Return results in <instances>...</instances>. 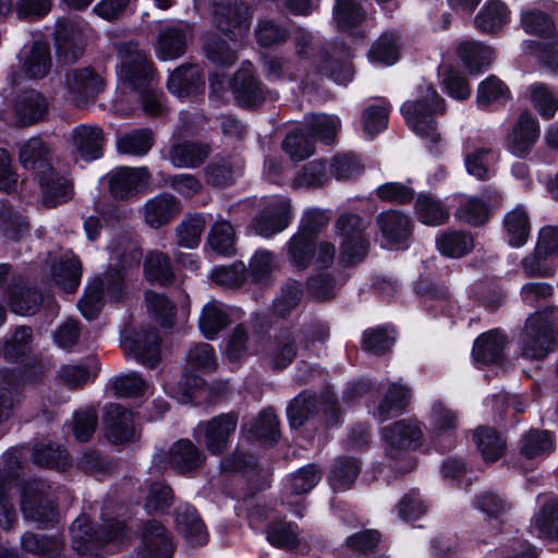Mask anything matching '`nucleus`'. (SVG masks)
I'll use <instances>...</instances> for the list:
<instances>
[{"label":"nucleus","instance_id":"nucleus-1","mask_svg":"<svg viewBox=\"0 0 558 558\" xmlns=\"http://www.w3.org/2000/svg\"><path fill=\"white\" fill-rule=\"evenodd\" d=\"M119 59L118 75L132 89L141 90L143 111L154 117L163 114L162 95L148 90L154 82V70L146 52L136 43H124L119 47Z\"/></svg>","mask_w":558,"mask_h":558},{"label":"nucleus","instance_id":"nucleus-2","mask_svg":"<svg viewBox=\"0 0 558 558\" xmlns=\"http://www.w3.org/2000/svg\"><path fill=\"white\" fill-rule=\"evenodd\" d=\"M140 254L132 251L129 255L121 256L116 252L110 258V267L104 278H95L85 289L83 298L78 301V308L83 316L93 319L102 306L104 296L118 301L123 295L124 275L123 269L137 263Z\"/></svg>","mask_w":558,"mask_h":558},{"label":"nucleus","instance_id":"nucleus-3","mask_svg":"<svg viewBox=\"0 0 558 558\" xmlns=\"http://www.w3.org/2000/svg\"><path fill=\"white\" fill-rule=\"evenodd\" d=\"M385 453L391 460V468L407 473L415 466L411 452L424 444V433L415 420H400L381 429Z\"/></svg>","mask_w":558,"mask_h":558},{"label":"nucleus","instance_id":"nucleus-4","mask_svg":"<svg viewBox=\"0 0 558 558\" xmlns=\"http://www.w3.org/2000/svg\"><path fill=\"white\" fill-rule=\"evenodd\" d=\"M558 307H547L531 314L520 340L521 355L527 360H543L557 345Z\"/></svg>","mask_w":558,"mask_h":558},{"label":"nucleus","instance_id":"nucleus-5","mask_svg":"<svg viewBox=\"0 0 558 558\" xmlns=\"http://www.w3.org/2000/svg\"><path fill=\"white\" fill-rule=\"evenodd\" d=\"M444 111V101L430 85L423 86L416 100L405 101L401 112L408 126L427 144L436 145L440 133L434 116Z\"/></svg>","mask_w":558,"mask_h":558},{"label":"nucleus","instance_id":"nucleus-6","mask_svg":"<svg viewBox=\"0 0 558 558\" xmlns=\"http://www.w3.org/2000/svg\"><path fill=\"white\" fill-rule=\"evenodd\" d=\"M21 511L37 524L52 522L57 515L54 489L43 480L27 482L21 490Z\"/></svg>","mask_w":558,"mask_h":558},{"label":"nucleus","instance_id":"nucleus-7","mask_svg":"<svg viewBox=\"0 0 558 558\" xmlns=\"http://www.w3.org/2000/svg\"><path fill=\"white\" fill-rule=\"evenodd\" d=\"M336 228L341 239L340 257L342 262L350 265L362 262L369 247L366 221L357 215L345 214L339 217Z\"/></svg>","mask_w":558,"mask_h":558},{"label":"nucleus","instance_id":"nucleus-8","mask_svg":"<svg viewBox=\"0 0 558 558\" xmlns=\"http://www.w3.org/2000/svg\"><path fill=\"white\" fill-rule=\"evenodd\" d=\"M124 529L123 522L113 519L105 521L106 531L94 532L89 526V519L85 514H81L70 527L72 547L78 554L93 551L98 545L118 538Z\"/></svg>","mask_w":558,"mask_h":558},{"label":"nucleus","instance_id":"nucleus-9","mask_svg":"<svg viewBox=\"0 0 558 558\" xmlns=\"http://www.w3.org/2000/svg\"><path fill=\"white\" fill-rule=\"evenodd\" d=\"M9 105L0 107V120L14 119L20 126L33 125L43 121L49 111V101L45 95L35 89H28L15 97L12 104V116L8 111Z\"/></svg>","mask_w":558,"mask_h":558},{"label":"nucleus","instance_id":"nucleus-10","mask_svg":"<svg viewBox=\"0 0 558 558\" xmlns=\"http://www.w3.org/2000/svg\"><path fill=\"white\" fill-rule=\"evenodd\" d=\"M214 22L217 28L235 44L250 28V8L240 0H221L215 4Z\"/></svg>","mask_w":558,"mask_h":558},{"label":"nucleus","instance_id":"nucleus-11","mask_svg":"<svg viewBox=\"0 0 558 558\" xmlns=\"http://www.w3.org/2000/svg\"><path fill=\"white\" fill-rule=\"evenodd\" d=\"M290 220V199L281 195L270 196L264 199L260 214L252 221V229L263 238H270L283 231Z\"/></svg>","mask_w":558,"mask_h":558},{"label":"nucleus","instance_id":"nucleus-12","mask_svg":"<svg viewBox=\"0 0 558 558\" xmlns=\"http://www.w3.org/2000/svg\"><path fill=\"white\" fill-rule=\"evenodd\" d=\"M20 72L9 74L8 81L14 85L22 78L41 80L46 77L52 68V57L48 44L34 41L25 46L19 56Z\"/></svg>","mask_w":558,"mask_h":558},{"label":"nucleus","instance_id":"nucleus-13","mask_svg":"<svg viewBox=\"0 0 558 558\" xmlns=\"http://www.w3.org/2000/svg\"><path fill=\"white\" fill-rule=\"evenodd\" d=\"M238 418L233 413L221 414L209 421L197 424L194 436L203 439L207 450L213 454H221L227 448L230 436L234 433Z\"/></svg>","mask_w":558,"mask_h":558},{"label":"nucleus","instance_id":"nucleus-14","mask_svg":"<svg viewBox=\"0 0 558 558\" xmlns=\"http://www.w3.org/2000/svg\"><path fill=\"white\" fill-rule=\"evenodd\" d=\"M319 411H323L325 414L330 413L331 417H333L336 407L331 393L327 392L318 398L315 393L303 391L290 402L287 414L290 425L296 428L302 426Z\"/></svg>","mask_w":558,"mask_h":558},{"label":"nucleus","instance_id":"nucleus-15","mask_svg":"<svg viewBox=\"0 0 558 558\" xmlns=\"http://www.w3.org/2000/svg\"><path fill=\"white\" fill-rule=\"evenodd\" d=\"M126 355L146 367H155L161 359L160 338L154 329L134 331L122 340Z\"/></svg>","mask_w":558,"mask_h":558},{"label":"nucleus","instance_id":"nucleus-16","mask_svg":"<svg viewBox=\"0 0 558 558\" xmlns=\"http://www.w3.org/2000/svg\"><path fill=\"white\" fill-rule=\"evenodd\" d=\"M102 77L92 69L71 70L65 75V97L76 106L94 98L102 88Z\"/></svg>","mask_w":558,"mask_h":558},{"label":"nucleus","instance_id":"nucleus-17","mask_svg":"<svg viewBox=\"0 0 558 558\" xmlns=\"http://www.w3.org/2000/svg\"><path fill=\"white\" fill-rule=\"evenodd\" d=\"M150 173L146 167H121L110 173L109 190L118 199H125L147 187Z\"/></svg>","mask_w":558,"mask_h":558},{"label":"nucleus","instance_id":"nucleus-18","mask_svg":"<svg viewBox=\"0 0 558 558\" xmlns=\"http://www.w3.org/2000/svg\"><path fill=\"white\" fill-rule=\"evenodd\" d=\"M29 383L25 372L0 369V437L7 432L5 423L13 414V408L21 388Z\"/></svg>","mask_w":558,"mask_h":558},{"label":"nucleus","instance_id":"nucleus-19","mask_svg":"<svg viewBox=\"0 0 558 558\" xmlns=\"http://www.w3.org/2000/svg\"><path fill=\"white\" fill-rule=\"evenodd\" d=\"M104 429L106 438L116 445L135 438L132 413L120 404L111 403L105 408Z\"/></svg>","mask_w":558,"mask_h":558},{"label":"nucleus","instance_id":"nucleus-20","mask_svg":"<svg viewBox=\"0 0 558 558\" xmlns=\"http://www.w3.org/2000/svg\"><path fill=\"white\" fill-rule=\"evenodd\" d=\"M539 137L537 119L529 111H523L513 124L508 136V149L514 156L526 155Z\"/></svg>","mask_w":558,"mask_h":558},{"label":"nucleus","instance_id":"nucleus-21","mask_svg":"<svg viewBox=\"0 0 558 558\" xmlns=\"http://www.w3.org/2000/svg\"><path fill=\"white\" fill-rule=\"evenodd\" d=\"M40 189V202L45 207H56L68 202L72 196L70 180L52 167L37 174Z\"/></svg>","mask_w":558,"mask_h":558},{"label":"nucleus","instance_id":"nucleus-22","mask_svg":"<svg viewBox=\"0 0 558 558\" xmlns=\"http://www.w3.org/2000/svg\"><path fill=\"white\" fill-rule=\"evenodd\" d=\"M173 550L168 531L156 521L148 522L142 546L128 558H169Z\"/></svg>","mask_w":558,"mask_h":558},{"label":"nucleus","instance_id":"nucleus-23","mask_svg":"<svg viewBox=\"0 0 558 558\" xmlns=\"http://www.w3.org/2000/svg\"><path fill=\"white\" fill-rule=\"evenodd\" d=\"M180 201L170 193H160L147 199L143 207L146 225L158 229L170 223L181 211Z\"/></svg>","mask_w":558,"mask_h":558},{"label":"nucleus","instance_id":"nucleus-24","mask_svg":"<svg viewBox=\"0 0 558 558\" xmlns=\"http://www.w3.org/2000/svg\"><path fill=\"white\" fill-rule=\"evenodd\" d=\"M192 36V28L186 23L166 27L158 36L156 53L160 60L168 61L180 58L186 51Z\"/></svg>","mask_w":558,"mask_h":558},{"label":"nucleus","instance_id":"nucleus-25","mask_svg":"<svg viewBox=\"0 0 558 558\" xmlns=\"http://www.w3.org/2000/svg\"><path fill=\"white\" fill-rule=\"evenodd\" d=\"M376 222L383 239L390 246L407 243L412 234L411 219L400 211H383L377 216Z\"/></svg>","mask_w":558,"mask_h":558},{"label":"nucleus","instance_id":"nucleus-26","mask_svg":"<svg viewBox=\"0 0 558 558\" xmlns=\"http://www.w3.org/2000/svg\"><path fill=\"white\" fill-rule=\"evenodd\" d=\"M205 459L203 450L186 438L175 441L168 452V463L179 473H190L199 469Z\"/></svg>","mask_w":558,"mask_h":558},{"label":"nucleus","instance_id":"nucleus-27","mask_svg":"<svg viewBox=\"0 0 558 558\" xmlns=\"http://www.w3.org/2000/svg\"><path fill=\"white\" fill-rule=\"evenodd\" d=\"M102 130L95 125H78L72 131V143L76 154L84 160L92 161L102 155Z\"/></svg>","mask_w":558,"mask_h":558},{"label":"nucleus","instance_id":"nucleus-28","mask_svg":"<svg viewBox=\"0 0 558 558\" xmlns=\"http://www.w3.org/2000/svg\"><path fill=\"white\" fill-rule=\"evenodd\" d=\"M232 88L241 106L255 108L266 100V93L248 69H241L235 73Z\"/></svg>","mask_w":558,"mask_h":558},{"label":"nucleus","instance_id":"nucleus-29","mask_svg":"<svg viewBox=\"0 0 558 558\" xmlns=\"http://www.w3.org/2000/svg\"><path fill=\"white\" fill-rule=\"evenodd\" d=\"M167 86L172 95L185 97L199 93L204 88V80L197 65L184 64L170 74Z\"/></svg>","mask_w":558,"mask_h":558},{"label":"nucleus","instance_id":"nucleus-30","mask_svg":"<svg viewBox=\"0 0 558 558\" xmlns=\"http://www.w3.org/2000/svg\"><path fill=\"white\" fill-rule=\"evenodd\" d=\"M175 524L179 533L192 545L203 546L207 543V531L195 508L179 506L175 510Z\"/></svg>","mask_w":558,"mask_h":558},{"label":"nucleus","instance_id":"nucleus-31","mask_svg":"<svg viewBox=\"0 0 558 558\" xmlns=\"http://www.w3.org/2000/svg\"><path fill=\"white\" fill-rule=\"evenodd\" d=\"M510 21V11L500 0H487L475 16V27L486 34L500 32Z\"/></svg>","mask_w":558,"mask_h":558},{"label":"nucleus","instance_id":"nucleus-32","mask_svg":"<svg viewBox=\"0 0 558 558\" xmlns=\"http://www.w3.org/2000/svg\"><path fill=\"white\" fill-rule=\"evenodd\" d=\"M457 53L469 72L475 74L488 69L495 59L492 47L474 40L459 44Z\"/></svg>","mask_w":558,"mask_h":558},{"label":"nucleus","instance_id":"nucleus-33","mask_svg":"<svg viewBox=\"0 0 558 558\" xmlns=\"http://www.w3.org/2000/svg\"><path fill=\"white\" fill-rule=\"evenodd\" d=\"M81 276V262L71 252L60 256L52 266V279L65 292H74L78 288Z\"/></svg>","mask_w":558,"mask_h":558},{"label":"nucleus","instance_id":"nucleus-34","mask_svg":"<svg viewBox=\"0 0 558 558\" xmlns=\"http://www.w3.org/2000/svg\"><path fill=\"white\" fill-rule=\"evenodd\" d=\"M409 402V388L400 384H390L373 414L379 422H385L402 413Z\"/></svg>","mask_w":558,"mask_h":558},{"label":"nucleus","instance_id":"nucleus-35","mask_svg":"<svg viewBox=\"0 0 558 558\" xmlns=\"http://www.w3.org/2000/svg\"><path fill=\"white\" fill-rule=\"evenodd\" d=\"M58 49L66 60H75L83 51L85 41L83 28L75 22L65 21L56 31Z\"/></svg>","mask_w":558,"mask_h":558},{"label":"nucleus","instance_id":"nucleus-36","mask_svg":"<svg viewBox=\"0 0 558 558\" xmlns=\"http://www.w3.org/2000/svg\"><path fill=\"white\" fill-rule=\"evenodd\" d=\"M229 323V310L225 304L211 300L203 306L198 325L205 338L214 339Z\"/></svg>","mask_w":558,"mask_h":558},{"label":"nucleus","instance_id":"nucleus-37","mask_svg":"<svg viewBox=\"0 0 558 558\" xmlns=\"http://www.w3.org/2000/svg\"><path fill=\"white\" fill-rule=\"evenodd\" d=\"M458 423L457 412L440 401L433 403L428 414L429 435L433 441L441 437H450L458 427Z\"/></svg>","mask_w":558,"mask_h":558},{"label":"nucleus","instance_id":"nucleus-38","mask_svg":"<svg viewBox=\"0 0 558 558\" xmlns=\"http://www.w3.org/2000/svg\"><path fill=\"white\" fill-rule=\"evenodd\" d=\"M506 344V337L498 329L482 333L474 342L473 356L482 364L496 363L500 360Z\"/></svg>","mask_w":558,"mask_h":558},{"label":"nucleus","instance_id":"nucleus-39","mask_svg":"<svg viewBox=\"0 0 558 558\" xmlns=\"http://www.w3.org/2000/svg\"><path fill=\"white\" fill-rule=\"evenodd\" d=\"M210 148L201 142H182L172 146L169 158L179 168H196L208 157Z\"/></svg>","mask_w":558,"mask_h":558},{"label":"nucleus","instance_id":"nucleus-40","mask_svg":"<svg viewBox=\"0 0 558 558\" xmlns=\"http://www.w3.org/2000/svg\"><path fill=\"white\" fill-rule=\"evenodd\" d=\"M7 294L10 310L17 315L35 314L44 302V296L29 287L10 286Z\"/></svg>","mask_w":558,"mask_h":558},{"label":"nucleus","instance_id":"nucleus-41","mask_svg":"<svg viewBox=\"0 0 558 558\" xmlns=\"http://www.w3.org/2000/svg\"><path fill=\"white\" fill-rule=\"evenodd\" d=\"M508 242L513 247L523 246L530 235L531 225L527 211L521 205L508 211L504 218Z\"/></svg>","mask_w":558,"mask_h":558},{"label":"nucleus","instance_id":"nucleus-42","mask_svg":"<svg viewBox=\"0 0 558 558\" xmlns=\"http://www.w3.org/2000/svg\"><path fill=\"white\" fill-rule=\"evenodd\" d=\"M236 234L233 226L225 219L217 220L210 228L207 235L209 247L221 256H233L235 250Z\"/></svg>","mask_w":558,"mask_h":558},{"label":"nucleus","instance_id":"nucleus-43","mask_svg":"<svg viewBox=\"0 0 558 558\" xmlns=\"http://www.w3.org/2000/svg\"><path fill=\"white\" fill-rule=\"evenodd\" d=\"M99 363L95 357L82 364L62 365L58 372V380L70 389H76L97 375Z\"/></svg>","mask_w":558,"mask_h":558},{"label":"nucleus","instance_id":"nucleus-44","mask_svg":"<svg viewBox=\"0 0 558 558\" xmlns=\"http://www.w3.org/2000/svg\"><path fill=\"white\" fill-rule=\"evenodd\" d=\"M525 96L533 108L544 119H550L558 110V90H551L541 82L527 86Z\"/></svg>","mask_w":558,"mask_h":558},{"label":"nucleus","instance_id":"nucleus-45","mask_svg":"<svg viewBox=\"0 0 558 558\" xmlns=\"http://www.w3.org/2000/svg\"><path fill=\"white\" fill-rule=\"evenodd\" d=\"M20 161L27 170H33L36 175L50 168L49 149L45 143L33 137L22 145Z\"/></svg>","mask_w":558,"mask_h":558},{"label":"nucleus","instance_id":"nucleus-46","mask_svg":"<svg viewBox=\"0 0 558 558\" xmlns=\"http://www.w3.org/2000/svg\"><path fill=\"white\" fill-rule=\"evenodd\" d=\"M496 162V154L488 147L468 146L464 163L469 174L478 180H487L492 175V168Z\"/></svg>","mask_w":558,"mask_h":558},{"label":"nucleus","instance_id":"nucleus-47","mask_svg":"<svg viewBox=\"0 0 558 558\" xmlns=\"http://www.w3.org/2000/svg\"><path fill=\"white\" fill-rule=\"evenodd\" d=\"M415 215L426 226H440L449 219V210L440 199L421 194L415 202Z\"/></svg>","mask_w":558,"mask_h":558},{"label":"nucleus","instance_id":"nucleus-48","mask_svg":"<svg viewBox=\"0 0 558 558\" xmlns=\"http://www.w3.org/2000/svg\"><path fill=\"white\" fill-rule=\"evenodd\" d=\"M521 51L536 59L550 74L558 75V41L545 45L536 40H523Z\"/></svg>","mask_w":558,"mask_h":558},{"label":"nucleus","instance_id":"nucleus-49","mask_svg":"<svg viewBox=\"0 0 558 558\" xmlns=\"http://www.w3.org/2000/svg\"><path fill=\"white\" fill-rule=\"evenodd\" d=\"M474 441L485 462L497 461L506 449L505 440L489 427L477 428L474 433Z\"/></svg>","mask_w":558,"mask_h":558},{"label":"nucleus","instance_id":"nucleus-50","mask_svg":"<svg viewBox=\"0 0 558 558\" xmlns=\"http://www.w3.org/2000/svg\"><path fill=\"white\" fill-rule=\"evenodd\" d=\"M154 144L150 130L141 129L123 133L117 137V149L121 154L144 156Z\"/></svg>","mask_w":558,"mask_h":558},{"label":"nucleus","instance_id":"nucleus-51","mask_svg":"<svg viewBox=\"0 0 558 558\" xmlns=\"http://www.w3.org/2000/svg\"><path fill=\"white\" fill-rule=\"evenodd\" d=\"M144 275L150 283H170L173 271L168 255L159 251L149 252L144 262Z\"/></svg>","mask_w":558,"mask_h":558},{"label":"nucleus","instance_id":"nucleus-52","mask_svg":"<svg viewBox=\"0 0 558 558\" xmlns=\"http://www.w3.org/2000/svg\"><path fill=\"white\" fill-rule=\"evenodd\" d=\"M511 98L508 86L497 76L489 75L477 86L476 101L480 107L505 104Z\"/></svg>","mask_w":558,"mask_h":558},{"label":"nucleus","instance_id":"nucleus-53","mask_svg":"<svg viewBox=\"0 0 558 558\" xmlns=\"http://www.w3.org/2000/svg\"><path fill=\"white\" fill-rule=\"evenodd\" d=\"M436 244L442 255L457 258L468 254L474 242L471 234L466 232L449 231L438 236Z\"/></svg>","mask_w":558,"mask_h":558},{"label":"nucleus","instance_id":"nucleus-54","mask_svg":"<svg viewBox=\"0 0 558 558\" xmlns=\"http://www.w3.org/2000/svg\"><path fill=\"white\" fill-rule=\"evenodd\" d=\"M263 69L269 81H294L301 78V68L291 60L278 56H266L263 60Z\"/></svg>","mask_w":558,"mask_h":558},{"label":"nucleus","instance_id":"nucleus-55","mask_svg":"<svg viewBox=\"0 0 558 558\" xmlns=\"http://www.w3.org/2000/svg\"><path fill=\"white\" fill-rule=\"evenodd\" d=\"M290 263L299 268L305 269L314 259V240L304 233L296 232L287 243Z\"/></svg>","mask_w":558,"mask_h":558},{"label":"nucleus","instance_id":"nucleus-56","mask_svg":"<svg viewBox=\"0 0 558 558\" xmlns=\"http://www.w3.org/2000/svg\"><path fill=\"white\" fill-rule=\"evenodd\" d=\"M454 217L471 226H481L489 217V206L478 197L468 196L457 208Z\"/></svg>","mask_w":558,"mask_h":558},{"label":"nucleus","instance_id":"nucleus-57","mask_svg":"<svg viewBox=\"0 0 558 558\" xmlns=\"http://www.w3.org/2000/svg\"><path fill=\"white\" fill-rule=\"evenodd\" d=\"M21 546L25 551L46 556L58 554L63 548V541L58 536H44L25 532L21 537Z\"/></svg>","mask_w":558,"mask_h":558},{"label":"nucleus","instance_id":"nucleus-58","mask_svg":"<svg viewBox=\"0 0 558 558\" xmlns=\"http://www.w3.org/2000/svg\"><path fill=\"white\" fill-rule=\"evenodd\" d=\"M553 435L546 430H530L521 439L520 451L526 458H534L554 450Z\"/></svg>","mask_w":558,"mask_h":558},{"label":"nucleus","instance_id":"nucleus-59","mask_svg":"<svg viewBox=\"0 0 558 558\" xmlns=\"http://www.w3.org/2000/svg\"><path fill=\"white\" fill-rule=\"evenodd\" d=\"M364 19V9L356 0H336L333 20L339 29H349Z\"/></svg>","mask_w":558,"mask_h":558},{"label":"nucleus","instance_id":"nucleus-60","mask_svg":"<svg viewBox=\"0 0 558 558\" xmlns=\"http://www.w3.org/2000/svg\"><path fill=\"white\" fill-rule=\"evenodd\" d=\"M329 178L326 163L313 160L299 171L293 180V186L296 189L317 187L324 185Z\"/></svg>","mask_w":558,"mask_h":558},{"label":"nucleus","instance_id":"nucleus-61","mask_svg":"<svg viewBox=\"0 0 558 558\" xmlns=\"http://www.w3.org/2000/svg\"><path fill=\"white\" fill-rule=\"evenodd\" d=\"M205 227L206 220L202 215H194L183 220L175 230L178 245L186 248L197 247Z\"/></svg>","mask_w":558,"mask_h":558},{"label":"nucleus","instance_id":"nucleus-62","mask_svg":"<svg viewBox=\"0 0 558 558\" xmlns=\"http://www.w3.org/2000/svg\"><path fill=\"white\" fill-rule=\"evenodd\" d=\"M296 336L290 330L281 331L276 340V345L270 353V362L274 368L288 366L296 354Z\"/></svg>","mask_w":558,"mask_h":558},{"label":"nucleus","instance_id":"nucleus-63","mask_svg":"<svg viewBox=\"0 0 558 558\" xmlns=\"http://www.w3.org/2000/svg\"><path fill=\"white\" fill-rule=\"evenodd\" d=\"M28 231L25 218L11 206L0 205V233L8 239L19 240Z\"/></svg>","mask_w":558,"mask_h":558},{"label":"nucleus","instance_id":"nucleus-64","mask_svg":"<svg viewBox=\"0 0 558 558\" xmlns=\"http://www.w3.org/2000/svg\"><path fill=\"white\" fill-rule=\"evenodd\" d=\"M532 527L543 537H558V501L544 506L534 517Z\"/></svg>","mask_w":558,"mask_h":558}]
</instances>
